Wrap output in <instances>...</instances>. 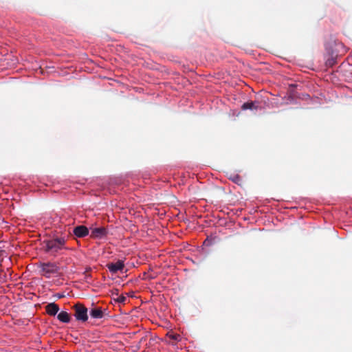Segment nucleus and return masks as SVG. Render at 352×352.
Returning <instances> with one entry per match:
<instances>
[{"instance_id": "f257e3e1", "label": "nucleus", "mask_w": 352, "mask_h": 352, "mask_svg": "<svg viewBox=\"0 0 352 352\" xmlns=\"http://www.w3.org/2000/svg\"><path fill=\"white\" fill-rule=\"evenodd\" d=\"M65 241L63 238H57L52 240L46 241L45 251L52 254L56 253L59 250L65 248Z\"/></svg>"}, {"instance_id": "f03ea898", "label": "nucleus", "mask_w": 352, "mask_h": 352, "mask_svg": "<svg viewBox=\"0 0 352 352\" xmlns=\"http://www.w3.org/2000/svg\"><path fill=\"white\" fill-rule=\"evenodd\" d=\"M42 274L50 278L52 274L58 272V267L54 263H46L41 264Z\"/></svg>"}, {"instance_id": "7ed1b4c3", "label": "nucleus", "mask_w": 352, "mask_h": 352, "mask_svg": "<svg viewBox=\"0 0 352 352\" xmlns=\"http://www.w3.org/2000/svg\"><path fill=\"white\" fill-rule=\"evenodd\" d=\"M75 317L76 320L85 322L88 319L87 309L82 305L76 304L74 306Z\"/></svg>"}, {"instance_id": "20e7f679", "label": "nucleus", "mask_w": 352, "mask_h": 352, "mask_svg": "<svg viewBox=\"0 0 352 352\" xmlns=\"http://www.w3.org/2000/svg\"><path fill=\"white\" fill-rule=\"evenodd\" d=\"M90 236L93 239H102L106 237L107 234V230L103 227H91Z\"/></svg>"}, {"instance_id": "39448f33", "label": "nucleus", "mask_w": 352, "mask_h": 352, "mask_svg": "<svg viewBox=\"0 0 352 352\" xmlns=\"http://www.w3.org/2000/svg\"><path fill=\"white\" fill-rule=\"evenodd\" d=\"M124 267V261L118 260L116 263H111L107 265V267L111 273H116L118 271H122Z\"/></svg>"}, {"instance_id": "423d86ee", "label": "nucleus", "mask_w": 352, "mask_h": 352, "mask_svg": "<svg viewBox=\"0 0 352 352\" xmlns=\"http://www.w3.org/2000/svg\"><path fill=\"white\" fill-rule=\"evenodd\" d=\"M89 230L84 226H78L74 228L73 232L77 237H84L89 234Z\"/></svg>"}, {"instance_id": "0eeeda50", "label": "nucleus", "mask_w": 352, "mask_h": 352, "mask_svg": "<svg viewBox=\"0 0 352 352\" xmlns=\"http://www.w3.org/2000/svg\"><path fill=\"white\" fill-rule=\"evenodd\" d=\"M59 311L58 306L55 303H50L46 306V311L49 315L55 316Z\"/></svg>"}, {"instance_id": "6e6552de", "label": "nucleus", "mask_w": 352, "mask_h": 352, "mask_svg": "<svg viewBox=\"0 0 352 352\" xmlns=\"http://www.w3.org/2000/svg\"><path fill=\"white\" fill-rule=\"evenodd\" d=\"M90 316L93 318H102L103 317V312L100 308H94L90 311Z\"/></svg>"}, {"instance_id": "1a4fd4ad", "label": "nucleus", "mask_w": 352, "mask_h": 352, "mask_svg": "<svg viewBox=\"0 0 352 352\" xmlns=\"http://www.w3.org/2000/svg\"><path fill=\"white\" fill-rule=\"evenodd\" d=\"M58 319L63 322L67 323L70 320L69 315L66 311H61L57 316Z\"/></svg>"}, {"instance_id": "9d476101", "label": "nucleus", "mask_w": 352, "mask_h": 352, "mask_svg": "<svg viewBox=\"0 0 352 352\" xmlns=\"http://www.w3.org/2000/svg\"><path fill=\"white\" fill-rule=\"evenodd\" d=\"M257 106L255 105V102H245L242 105V109L243 110H247V109H256Z\"/></svg>"}, {"instance_id": "9b49d317", "label": "nucleus", "mask_w": 352, "mask_h": 352, "mask_svg": "<svg viewBox=\"0 0 352 352\" xmlns=\"http://www.w3.org/2000/svg\"><path fill=\"white\" fill-rule=\"evenodd\" d=\"M168 336L172 339V340H174L175 341H178L180 339V336L179 334H177V333H168Z\"/></svg>"}, {"instance_id": "f8f14e48", "label": "nucleus", "mask_w": 352, "mask_h": 352, "mask_svg": "<svg viewBox=\"0 0 352 352\" xmlns=\"http://www.w3.org/2000/svg\"><path fill=\"white\" fill-rule=\"evenodd\" d=\"M125 300H126V298H125V297H124V296H120V297H118V301L119 302H124L125 301Z\"/></svg>"}, {"instance_id": "ddd939ff", "label": "nucleus", "mask_w": 352, "mask_h": 352, "mask_svg": "<svg viewBox=\"0 0 352 352\" xmlns=\"http://www.w3.org/2000/svg\"><path fill=\"white\" fill-rule=\"evenodd\" d=\"M239 179V177L238 176H236L235 178L234 179V181L236 182Z\"/></svg>"}]
</instances>
